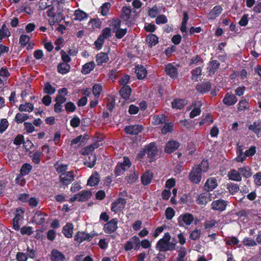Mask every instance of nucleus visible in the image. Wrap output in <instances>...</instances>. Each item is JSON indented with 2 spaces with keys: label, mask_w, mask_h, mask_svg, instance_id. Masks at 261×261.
Masks as SVG:
<instances>
[{
  "label": "nucleus",
  "mask_w": 261,
  "mask_h": 261,
  "mask_svg": "<svg viewBox=\"0 0 261 261\" xmlns=\"http://www.w3.org/2000/svg\"><path fill=\"white\" fill-rule=\"evenodd\" d=\"M147 158L149 159V162L151 163L155 161L157 155L158 150L155 142H151L145 146Z\"/></svg>",
  "instance_id": "2"
},
{
  "label": "nucleus",
  "mask_w": 261,
  "mask_h": 261,
  "mask_svg": "<svg viewBox=\"0 0 261 261\" xmlns=\"http://www.w3.org/2000/svg\"><path fill=\"white\" fill-rule=\"evenodd\" d=\"M153 177V173L150 171H146L145 172L141 177L142 184L144 186L149 185Z\"/></svg>",
  "instance_id": "20"
},
{
  "label": "nucleus",
  "mask_w": 261,
  "mask_h": 261,
  "mask_svg": "<svg viewBox=\"0 0 261 261\" xmlns=\"http://www.w3.org/2000/svg\"><path fill=\"white\" fill-rule=\"evenodd\" d=\"M196 202L200 205H205L208 202V197L205 193H201L197 196Z\"/></svg>",
  "instance_id": "45"
},
{
  "label": "nucleus",
  "mask_w": 261,
  "mask_h": 261,
  "mask_svg": "<svg viewBox=\"0 0 261 261\" xmlns=\"http://www.w3.org/2000/svg\"><path fill=\"white\" fill-rule=\"evenodd\" d=\"M217 186L218 184L216 178L215 177H210L206 180L204 187L207 191H212Z\"/></svg>",
  "instance_id": "19"
},
{
  "label": "nucleus",
  "mask_w": 261,
  "mask_h": 261,
  "mask_svg": "<svg viewBox=\"0 0 261 261\" xmlns=\"http://www.w3.org/2000/svg\"><path fill=\"white\" fill-rule=\"evenodd\" d=\"M126 204V200L125 199L119 197L111 203V210L115 213H117L125 208Z\"/></svg>",
  "instance_id": "5"
},
{
  "label": "nucleus",
  "mask_w": 261,
  "mask_h": 261,
  "mask_svg": "<svg viewBox=\"0 0 261 261\" xmlns=\"http://www.w3.org/2000/svg\"><path fill=\"white\" fill-rule=\"evenodd\" d=\"M29 117L27 114L18 113L16 114L14 120L17 123H22L29 119Z\"/></svg>",
  "instance_id": "43"
},
{
  "label": "nucleus",
  "mask_w": 261,
  "mask_h": 261,
  "mask_svg": "<svg viewBox=\"0 0 261 261\" xmlns=\"http://www.w3.org/2000/svg\"><path fill=\"white\" fill-rule=\"evenodd\" d=\"M194 219V216L192 214L186 213L180 215L177 219V221L180 226H184L185 224L189 226L192 223Z\"/></svg>",
  "instance_id": "6"
},
{
  "label": "nucleus",
  "mask_w": 261,
  "mask_h": 261,
  "mask_svg": "<svg viewBox=\"0 0 261 261\" xmlns=\"http://www.w3.org/2000/svg\"><path fill=\"white\" fill-rule=\"evenodd\" d=\"M111 7V5L109 2L103 3L100 8L101 15L106 16L108 15Z\"/></svg>",
  "instance_id": "47"
},
{
  "label": "nucleus",
  "mask_w": 261,
  "mask_h": 261,
  "mask_svg": "<svg viewBox=\"0 0 261 261\" xmlns=\"http://www.w3.org/2000/svg\"><path fill=\"white\" fill-rule=\"evenodd\" d=\"M211 84L209 81L203 82L198 84L196 86V89L200 93H205L210 91Z\"/></svg>",
  "instance_id": "17"
},
{
  "label": "nucleus",
  "mask_w": 261,
  "mask_h": 261,
  "mask_svg": "<svg viewBox=\"0 0 261 261\" xmlns=\"http://www.w3.org/2000/svg\"><path fill=\"white\" fill-rule=\"evenodd\" d=\"M24 176V175H22L20 173L15 178L16 184L21 187H23L26 184V180Z\"/></svg>",
  "instance_id": "61"
},
{
  "label": "nucleus",
  "mask_w": 261,
  "mask_h": 261,
  "mask_svg": "<svg viewBox=\"0 0 261 261\" xmlns=\"http://www.w3.org/2000/svg\"><path fill=\"white\" fill-rule=\"evenodd\" d=\"M47 216L44 212L40 210L35 212L33 217V221L37 225H42L46 221L45 217Z\"/></svg>",
  "instance_id": "13"
},
{
  "label": "nucleus",
  "mask_w": 261,
  "mask_h": 261,
  "mask_svg": "<svg viewBox=\"0 0 261 261\" xmlns=\"http://www.w3.org/2000/svg\"><path fill=\"white\" fill-rule=\"evenodd\" d=\"M165 71L167 75L173 80L177 79L178 77L177 69L171 63H168L165 65Z\"/></svg>",
  "instance_id": "12"
},
{
  "label": "nucleus",
  "mask_w": 261,
  "mask_h": 261,
  "mask_svg": "<svg viewBox=\"0 0 261 261\" xmlns=\"http://www.w3.org/2000/svg\"><path fill=\"white\" fill-rule=\"evenodd\" d=\"M70 65L67 63H60L57 66L58 72L62 74H65L69 72Z\"/></svg>",
  "instance_id": "32"
},
{
  "label": "nucleus",
  "mask_w": 261,
  "mask_h": 261,
  "mask_svg": "<svg viewBox=\"0 0 261 261\" xmlns=\"http://www.w3.org/2000/svg\"><path fill=\"white\" fill-rule=\"evenodd\" d=\"M118 219L113 218L110 221L107 222L103 226L104 232L108 234L114 232L118 228Z\"/></svg>",
  "instance_id": "7"
},
{
  "label": "nucleus",
  "mask_w": 261,
  "mask_h": 261,
  "mask_svg": "<svg viewBox=\"0 0 261 261\" xmlns=\"http://www.w3.org/2000/svg\"><path fill=\"white\" fill-rule=\"evenodd\" d=\"M249 107V103L245 99L241 100L238 104V109L239 111H242Z\"/></svg>",
  "instance_id": "52"
},
{
  "label": "nucleus",
  "mask_w": 261,
  "mask_h": 261,
  "mask_svg": "<svg viewBox=\"0 0 261 261\" xmlns=\"http://www.w3.org/2000/svg\"><path fill=\"white\" fill-rule=\"evenodd\" d=\"M220 66V63L217 60H212L208 63L207 70L210 75L215 74Z\"/></svg>",
  "instance_id": "26"
},
{
  "label": "nucleus",
  "mask_w": 261,
  "mask_h": 261,
  "mask_svg": "<svg viewBox=\"0 0 261 261\" xmlns=\"http://www.w3.org/2000/svg\"><path fill=\"white\" fill-rule=\"evenodd\" d=\"M60 181L64 185H68L74 180V172L70 171L61 174L59 176Z\"/></svg>",
  "instance_id": "11"
},
{
  "label": "nucleus",
  "mask_w": 261,
  "mask_h": 261,
  "mask_svg": "<svg viewBox=\"0 0 261 261\" xmlns=\"http://www.w3.org/2000/svg\"><path fill=\"white\" fill-rule=\"evenodd\" d=\"M73 229V224L71 223H67L63 227L62 232L66 238H71L72 237Z\"/></svg>",
  "instance_id": "31"
},
{
  "label": "nucleus",
  "mask_w": 261,
  "mask_h": 261,
  "mask_svg": "<svg viewBox=\"0 0 261 261\" xmlns=\"http://www.w3.org/2000/svg\"><path fill=\"white\" fill-rule=\"evenodd\" d=\"M132 13V9L130 7L124 6L122 7L121 11V18L125 22L127 26H130L132 22L129 20Z\"/></svg>",
  "instance_id": "8"
},
{
  "label": "nucleus",
  "mask_w": 261,
  "mask_h": 261,
  "mask_svg": "<svg viewBox=\"0 0 261 261\" xmlns=\"http://www.w3.org/2000/svg\"><path fill=\"white\" fill-rule=\"evenodd\" d=\"M33 167L29 163H24L23 164L20 170V173L22 175H27L30 174V173L32 170Z\"/></svg>",
  "instance_id": "41"
},
{
  "label": "nucleus",
  "mask_w": 261,
  "mask_h": 261,
  "mask_svg": "<svg viewBox=\"0 0 261 261\" xmlns=\"http://www.w3.org/2000/svg\"><path fill=\"white\" fill-rule=\"evenodd\" d=\"M34 106L30 102H26L25 104H20L18 108V110L20 112H29L33 111Z\"/></svg>",
  "instance_id": "46"
},
{
  "label": "nucleus",
  "mask_w": 261,
  "mask_h": 261,
  "mask_svg": "<svg viewBox=\"0 0 261 261\" xmlns=\"http://www.w3.org/2000/svg\"><path fill=\"white\" fill-rule=\"evenodd\" d=\"M135 72L137 74V78L140 80L144 79L147 74L146 69L143 65H139L136 66Z\"/></svg>",
  "instance_id": "29"
},
{
  "label": "nucleus",
  "mask_w": 261,
  "mask_h": 261,
  "mask_svg": "<svg viewBox=\"0 0 261 261\" xmlns=\"http://www.w3.org/2000/svg\"><path fill=\"white\" fill-rule=\"evenodd\" d=\"M227 189L230 194L234 195L239 191L240 188L238 184L230 182L227 185Z\"/></svg>",
  "instance_id": "48"
},
{
  "label": "nucleus",
  "mask_w": 261,
  "mask_h": 261,
  "mask_svg": "<svg viewBox=\"0 0 261 261\" xmlns=\"http://www.w3.org/2000/svg\"><path fill=\"white\" fill-rule=\"evenodd\" d=\"M187 104V101L185 99L176 98L171 102V106L173 109L181 110Z\"/></svg>",
  "instance_id": "25"
},
{
  "label": "nucleus",
  "mask_w": 261,
  "mask_h": 261,
  "mask_svg": "<svg viewBox=\"0 0 261 261\" xmlns=\"http://www.w3.org/2000/svg\"><path fill=\"white\" fill-rule=\"evenodd\" d=\"M248 129L252 131L259 138V134L261 133V120H258L253 122L252 124L249 125Z\"/></svg>",
  "instance_id": "21"
},
{
  "label": "nucleus",
  "mask_w": 261,
  "mask_h": 261,
  "mask_svg": "<svg viewBox=\"0 0 261 261\" xmlns=\"http://www.w3.org/2000/svg\"><path fill=\"white\" fill-rule=\"evenodd\" d=\"M187 251L184 247H180L177 257V261H185L184 258L187 255Z\"/></svg>",
  "instance_id": "55"
},
{
  "label": "nucleus",
  "mask_w": 261,
  "mask_h": 261,
  "mask_svg": "<svg viewBox=\"0 0 261 261\" xmlns=\"http://www.w3.org/2000/svg\"><path fill=\"white\" fill-rule=\"evenodd\" d=\"M143 128V125L141 124L129 125L125 127L124 131L126 134L137 135L141 133Z\"/></svg>",
  "instance_id": "9"
},
{
  "label": "nucleus",
  "mask_w": 261,
  "mask_h": 261,
  "mask_svg": "<svg viewBox=\"0 0 261 261\" xmlns=\"http://www.w3.org/2000/svg\"><path fill=\"white\" fill-rule=\"evenodd\" d=\"M156 249L160 252H166L175 250V244L170 243L169 241H165L163 239H160L155 246Z\"/></svg>",
  "instance_id": "3"
},
{
  "label": "nucleus",
  "mask_w": 261,
  "mask_h": 261,
  "mask_svg": "<svg viewBox=\"0 0 261 261\" xmlns=\"http://www.w3.org/2000/svg\"><path fill=\"white\" fill-rule=\"evenodd\" d=\"M180 146L178 142L174 140H170L166 144L165 151L168 153H171L177 150Z\"/></svg>",
  "instance_id": "15"
},
{
  "label": "nucleus",
  "mask_w": 261,
  "mask_h": 261,
  "mask_svg": "<svg viewBox=\"0 0 261 261\" xmlns=\"http://www.w3.org/2000/svg\"><path fill=\"white\" fill-rule=\"evenodd\" d=\"M92 193L90 191L83 190L79 193L75 194L74 196L71 197L69 199L70 203L75 201L85 202L88 200L91 196Z\"/></svg>",
  "instance_id": "4"
},
{
  "label": "nucleus",
  "mask_w": 261,
  "mask_h": 261,
  "mask_svg": "<svg viewBox=\"0 0 261 261\" xmlns=\"http://www.w3.org/2000/svg\"><path fill=\"white\" fill-rule=\"evenodd\" d=\"M22 217L19 214H16L13 219V228L15 230H18L20 229L19 222Z\"/></svg>",
  "instance_id": "51"
},
{
  "label": "nucleus",
  "mask_w": 261,
  "mask_h": 261,
  "mask_svg": "<svg viewBox=\"0 0 261 261\" xmlns=\"http://www.w3.org/2000/svg\"><path fill=\"white\" fill-rule=\"evenodd\" d=\"M132 93V89L129 86H122L119 91V94L122 98L128 100Z\"/></svg>",
  "instance_id": "30"
},
{
  "label": "nucleus",
  "mask_w": 261,
  "mask_h": 261,
  "mask_svg": "<svg viewBox=\"0 0 261 261\" xmlns=\"http://www.w3.org/2000/svg\"><path fill=\"white\" fill-rule=\"evenodd\" d=\"M56 92L55 87H53L49 82L44 84L43 92L47 95H53Z\"/></svg>",
  "instance_id": "44"
},
{
  "label": "nucleus",
  "mask_w": 261,
  "mask_h": 261,
  "mask_svg": "<svg viewBox=\"0 0 261 261\" xmlns=\"http://www.w3.org/2000/svg\"><path fill=\"white\" fill-rule=\"evenodd\" d=\"M30 40V37L27 35H21L19 38V44L21 46H25L29 43Z\"/></svg>",
  "instance_id": "57"
},
{
  "label": "nucleus",
  "mask_w": 261,
  "mask_h": 261,
  "mask_svg": "<svg viewBox=\"0 0 261 261\" xmlns=\"http://www.w3.org/2000/svg\"><path fill=\"white\" fill-rule=\"evenodd\" d=\"M95 61L98 66L102 65L103 63H107L109 61L108 54L103 52H100L97 54L95 57Z\"/></svg>",
  "instance_id": "18"
},
{
  "label": "nucleus",
  "mask_w": 261,
  "mask_h": 261,
  "mask_svg": "<svg viewBox=\"0 0 261 261\" xmlns=\"http://www.w3.org/2000/svg\"><path fill=\"white\" fill-rule=\"evenodd\" d=\"M54 167L58 173L61 174L66 172L68 165L60 164L59 161H57L54 164Z\"/></svg>",
  "instance_id": "39"
},
{
  "label": "nucleus",
  "mask_w": 261,
  "mask_h": 261,
  "mask_svg": "<svg viewBox=\"0 0 261 261\" xmlns=\"http://www.w3.org/2000/svg\"><path fill=\"white\" fill-rule=\"evenodd\" d=\"M51 261H64L65 259V255L56 249H53L50 253Z\"/></svg>",
  "instance_id": "16"
},
{
  "label": "nucleus",
  "mask_w": 261,
  "mask_h": 261,
  "mask_svg": "<svg viewBox=\"0 0 261 261\" xmlns=\"http://www.w3.org/2000/svg\"><path fill=\"white\" fill-rule=\"evenodd\" d=\"M227 205V201L222 199L214 200L211 204L212 210L220 212L225 211Z\"/></svg>",
  "instance_id": "10"
},
{
  "label": "nucleus",
  "mask_w": 261,
  "mask_h": 261,
  "mask_svg": "<svg viewBox=\"0 0 261 261\" xmlns=\"http://www.w3.org/2000/svg\"><path fill=\"white\" fill-rule=\"evenodd\" d=\"M95 66V64L94 61H91L85 64L82 69V72L84 74H87L89 73L92 71Z\"/></svg>",
  "instance_id": "35"
},
{
  "label": "nucleus",
  "mask_w": 261,
  "mask_h": 261,
  "mask_svg": "<svg viewBox=\"0 0 261 261\" xmlns=\"http://www.w3.org/2000/svg\"><path fill=\"white\" fill-rule=\"evenodd\" d=\"M19 229L20 233L22 235L30 236L33 233V228L31 226H23Z\"/></svg>",
  "instance_id": "56"
},
{
  "label": "nucleus",
  "mask_w": 261,
  "mask_h": 261,
  "mask_svg": "<svg viewBox=\"0 0 261 261\" xmlns=\"http://www.w3.org/2000/svg\"><path fill=\"white\" fill-rule=\"evenodd\" d=\"M111 36V29L107 27L103 29L102 31L101 34L99 36L101 37L103 39H106L109 38Z\"/></svg>",
  "instance_id": "60"
},
{
  "label": "nucleus",
  "mask_w": 261,
  "mask_h": 261,
  "mask_svg": "<svg viewBox=\"0 0 261 261\" xmlns=\"http://www.w3.org/2000/svg\"><path fill=\"white\" fill-rule=\"evenodd\" d=\"M102 90V86L99 84H96L94 85L92 88L93 94L97 98L100 96V94Z\"/></svg>",
  "instance_id": "50"
},
{
  "label": "nucleus",
  "mask_w": 261,
  "mask_h": 261,
  "mask_svg": "<svg viewBox=\"0 0 261 261\" xmlns=\"http://www.w3.org/2000/svg\"><path fill=\"white\" fill-rule=\"evenodd\" d=\"M223 11L221 6H216L211 10L208 14V17L211 19H214L218 17Z\"/></svg>",
  "instance_id": "23"
},
{
  "label": "nucleus",
  "mask_w": 261,
  "mask_h": 261,
  "mask_svg": "<svg viewBox=\"0 0 261 261\" xmlns=\"http://www.w3.org/2000/svg\"><path fill=\"white\" fill-rule=\"evenodd\" d=\"M242 243L244 245L248 247L255 246L257 245L256 242L253 239L248 237L244 238Z\"/></svg>",
  "instance_id": "54"
},
{
  "label": "nucleus",
  "mask_w": 261,
  "mask_h": 261,
  "mask_svg": "<svg viewBox=\"0 0 261 261\" xmlns=\"http://www.w3.org/2000/svg\"><path fill=\"white\" fill-rule=\"evenodd\" d=\"M179 202L182 204H187L190 205L194 203V200L191 198L190 194H184L180 197Z\"/></svg>",
  "instance_id": "37"
},
{
  "label": "nucleus",
  "mask_w": 261,
  "mask_h": 261,
  "mask_svg": "<svg viewBox=\"0 0 261 261\" xmlns=\"http://www.w3.org/2000/svg\"><path fill=\"white\" fill-rule=\"evenodd\" d=\"M202 178L201 169L198 166H193L189 173V179L194 184H199Z\"/></svg>",
  "instance_id": "1"
},
{
  "label": "nucleus",
  "mask_w": 261,
  "mask_h": 261,
  "mask_svg": "<svg viewBox=\"0 0 261 261\" xmlns=\"http://www.w3.org/2000/svg\"><path fill=\"white\" fill-rule=\"evenodd\" d=\"M165 217L168 220H171L175 215V211L173 208L168 207L165 211Z\"/></svg>",
  "instance_id": "58"
},
{
  "label": "nucleus",
  "mask_w": 261,
  "mask_h": 261,
  "mask_svg": "<svg viewBox=\"0 0 261 261\" xmlns=\"http://www.w3.org/2000/svg\"><path fill=\"white\" fill-rule=\"evenodd\" d=\"M194 166H198L201 169V171L203 172H206L209 168V165L207 160H203L199 165H194Z\"/></svg>",
  "instance_id": "59"
},
{
  "label": "nucleus",
  "mask_w": 261,
  "mask_h": 261,
  "mask_svg": "<svg viewBox=\"0 0 261 261\" xmlns=\"http://www.w3.org/2000/svg\"><path fill=\"white\" fill-rule=\"evenodd\" d=\"M53 4L52 0H40L39 2V10L44 11L51 6Z\"/></svg>",
  "instance_id": "40"
},
{
  "label": "nucleus",
  "mask_w": 261,
  "mask_h": 261,
  "mask_svg": "<svg viewBox=\"0 0 261 261\" xmlns=\"http://www.w3.org/2000/svg\"><path fill=\"white\" fill-rule=\"evenodd\" d=\"M238 169L240 175H242L244 177L248 178L251 176V170L248 166H245L243 167L239 168Z\"/></svg>",
  "instance_id": "38"
},
{
  "label": "nucleus",
  "mask_w": 261,
  "mask_h": 261,
  "mask_svg": "<svg viewBox=\"0 0 261 261\" xmlns=\"http://www.w3.org/2000/svg\"><path fill=\"white\" fill-rule=\"evenodd\" d=\"M97 158L95 154L91 153L85 159L84 164L90 168H93L96 164Z\"/></svg>",
  "instance_id": "27"
},
{
  "label": "nucleus",
  "mask_w": 261,
  "mask_h": 261,
  "mask_svg": "<svg viewBox=\"0 0 261 261\" xmlns=\"http://www.w3.org/2000/svg\"><path fill=\"white\" fill-rule=\"evenodd\" d=\"M222 101L226 106H232L237 103L238 99L231 92H227L225 95Z\"/></svg>",
  "instance_id": "14"
},
{
  "label": "nucleus",
  "mask_w": 261,
  "mask_h": 261,
  "mask_svg": "<svg viewBox=\"0 0 261 261\" xmlns=\"http://www.w3.org/2000/svg\"><path fill=\"white\" fill-rule=\"evenodd\" d=\"M166 116L164 114L154 115L153 116L152 123L154 125L163 124L166 122Z\"/></svg>",
  "instance_id": "36"
},
{
  "label": "nucleus",
  "mask_w": 261,
  "mask_h": 261,
  "mask_svg": "<svg viewBox=\"0 0 261 261\" xmlns=\"http://www.w3.org/2000/svg\"><path fill=\"white\" fill-rule=\"evenodd\" d=\"M228 178L235 181H241L242 180V176L240 175L239 170L237 171L236 169H231L227 174Z\"/></svg>",
  "instance_id": "24"
},
{
  "label": "nucleus",
  "mask_w": 261,
  "mask_h": 261,
  "mask_svg": "<svg viewBox=\"0 0 261 261\" xmlns=\"http://www.w3.org/2000/svg\"><path fill=\"white\" fill-rule=\"evenodd\" d=\"M74 20L82 21L88 17V14L81 9H77L74 11Z\"/></svg>",
  "instance_id": "34"
},
{
  "label": "nucleus",
  "mask_w": 261,
  "mask_h": 261,
  "mask_svg": "<svg viewBox=\"0 0 261 261\" xmlns=\"http://www.w3.org/2000/svg\"><path fill=\"white\" fill-rule=\"evenodd\" d=\"M201 68L200 67H197L191 71V79L194 81H197L198 78L201 75Z\"/></svg>",
  "instance_id": "53"
},
{
  "label": "nucleus",
  "mask_w": 261,
  "mask_h": 261,
  "mask_svg": "<svg viewBox=\"0 0 261 261\" xmlns=\"http://www.w3.org/2000/svg\"><path fill=\"white\" fill-rule=\"evenodd\" d=\"M163 127L161 129L163 134H166L168 133H171L173 130V124L172 122L164 123Z\"/></svg>",
  "instance_id": "49"
},
{
  "label": "nucleus",
  "mask_w": 261,
  "mask_h": 261,
  "mask_svg": "<svg viewBox=\"0 0 261 261\" xmlns=\"http://www.w3.org/2000/svg\"><path fill=\"white\" fill-rule=\"evenodd\" d=\"M100 181L99 174L97 172H94L89 178L87 185L94 187L98 185Z\"/></svg>",
  "instance_id": "22"
},
{
  "label": "nucleus",
  "mask_w": 261,
  "mask_h": 261,
  "mask_svg": "<svg viewBox=\"0 0 261 261\" xmlns=\"http://www.w3.org/2000/svg\"><path fill=\"white\" fill-rule=\"evenodd\" d=\"M127 33L126 29H119L115 31V36L118 39H120L123 38Z\"/></svg>",
  "instance_id": "62"
},
{
  "label": "nucleus",
  "mask_w": 261,
  "mask_h": 261,
  "mask_svg": "<svg viewBox=\"0 0 261 261\" xmlns=\"http://www.w3.org/2000/svg\"><path fill=\"white\" fill-rule=\"evenodd\" d=\"M159 38L155 34H149L146 37L145 41L147 42L149 47L151 48L152 46L156 45L159 42Z\"/></svg>",
  "instance_id": "28"
},
{
  "label": "nucleus",
  "mask_w": 261,
  "mask_h": 261,
  "mask_svg": "<svg viewBox=\"0 0 261 261\" xmlns=\"http://www.w3.org/2000/svg\"><path fill=\"white\" fill-rule=\"evenodd\" d=\"M11 35V33L8 29L6 28L5 24H3L0 29V42L3 39L8 38Z\"/></svg>",
  "instance_id": "42"
},
{
  "label": "nucleus",
  "mask_w": 261,
  "mask_h": 261,
  "mask_svg": "<svg viewBox=\"0 0 261 261\" xmlns=\"http://www.w3.org/2000/svg\"><path fill=\"white\" fill-rule=\"evenodd\" d=\"M42 152L36 151L30 152L29 156L31 158L32 162L35 164H39L40 163L41 156L42 155Z\"/></svg>",
  "instance_id": "33"
},
{
  "label": "nucleus",
  "mask_w": 261,
  "mask_h": 261,
  "mask_svg": "<svg viewBox=\"0 0 261 261\" xmlns=\"http://www.w3.org/2000/svg\"><path fill=\"white\" fill-rule=\"evenodd\" d=\"M65 108L67 112H73L76 110L74 103L71 101L66 102L65 105Z\"/></svg>",
  "instance_id": "63"
},
{
  "label": "nucleus",
  "mask_w": 261,
  "mask_h": 261,
  "mask_svg": "<svg viewBox=\"0 0 261 261\" xmlns=\"http://www.w3.org/2000/svg\"><path fill=\"white\" fill-rule=\"evenodd\" d=\"M28 259V255L23 252H18L16 255V259L17 261H27Z\"/></svg>",
  "instance_id": "64"
}]
</instances>
